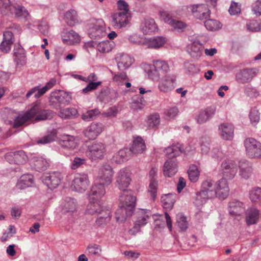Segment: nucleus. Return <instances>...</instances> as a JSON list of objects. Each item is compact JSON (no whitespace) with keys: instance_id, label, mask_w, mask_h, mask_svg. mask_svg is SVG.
<instances>
[{"instance_id":"obj_50","label":"nucleus","mask_w":261,"mask_h":261,"mask_svg":"<svg viewBox=\"0 0 261 261\" xmlns=\"http://www.w3.org/2000/svg\"><path fill=\"white\" fill-rule=\"evenodd\" d=\"M46 91L45 87H43L39 88V86H36L30 90L25 96L27 98H29L31 95L34 94L35 97L38 98L44 94Z\"/></svg>"},{"instance_id":"obj_30","label":"nucleus","mask_w":261,"mask_h":261,"mask_svg":"<svg viewBox=\"0 0 261 261\" xmlns=\"http://www.w3.org/2000/svg\"><path fill=\"white\" fill-rule=\"evenodd\" d=\"M246 222L247 225L250 226L256 224L259 219V211L255 207H251L246 211Z\"/></svg>"},{"instance_id":"obj_59","label":"nucleus","mask_w":261,"mask_h":261,"mask_svg":"<svg viewBox=\"0 0 261 261\" xmlns=\"http://www.w3.org/2000/svg\"><path fill=\"white\" fill-rule=\"evenodd\" d=\"M67 39H63V41H70V43L79 42L80 41V37L79 34L73 30L69 31L67 33Z\"/></svg>"},{"instance_id":"obj_18","label":"nucleus","mask_w":261,"mask_h":261,"mask_svg":"<svg viewBox=\"0 0 261 261\" xmlns=\"http://www.w3.org/2000/svg\"><path fill=\"white\" fill-rule=\"evenodd\" d=\"M217 197L219 199H224L229 195V187L226 178H222L215 185Z\"/></svg>"},{"instance_id":"obj_64","label":"nucleus","mask_w":261,"mask_h":261,"mask_svg":"<svg viewBox=\"0 0 261 261\" xmlns=\"http://www.w3.org/2000/svg\"><path fill=\"white\" fill-rule=\"evenodd\" d=\"M101 84V82H90L88 85L82 90V92L84 93L87 94L89 92L96 90L98 86H100Z\"/></svg>"},{"instance_id":"obj_41","label":"nucleus","mask_w":261,"mask_h":261,"mask_svg":"<svg viewBox=\"0 0 261 261\" xmlns=\"http://www.w3.org/2000/svg\"><path fill=\"white\" fill-rule=\"evenodd\" d=\"M184 150L182 145L178 144L166 148L165 153L169 158H175L179 155Z\"/></svg>"},{"instance_id":"obj_61","label":"nucleus","mask_w":261,"mask_h":261,"mask_svg":"<svg viewBox=\"0 0 261 261\" xmlns=\"http://www.w3.org/2000/svg\"><path fill=\"white\" fill-rule=\"evenodd\" d=\"M117 7L119 13L131 14L129 10L128 4L123 0H119L117 2Z\"/></svg>"},{"instance_id":"obj_51","label":"nucleus","mask_w":261,"mask_h":261,"mask_svg":"<svg viewBox=\"0 0 261 261\" xmlns=\"http://www.w3.org/2000/svg\"><path fill=\"white\" fill-rule=\"evenodd\" d=\"M249 198L251 201L255 202L261 199V188H252L249 192Z\"/></svg>"},{"instance_id":"obj_57","label":"nucleus","mask_w":261,"mask_h":261,"mask_svg":"<svg viewBox=\"0 0 261 261\" xmlns=\"http://www.w3.org/2000/svg\"><path fill=\"white\" fill-rule=\"evenodd\" d=\"M86 163V160L85 158L74 157L72 161L70 167L72 170H75L85 165Z\"/></svg>"},{"instance_id":"obj_23","label":"nucleus","mask_w":261,"mask_h":261,"mask_svg":"<svg viewBox=\"0 0 261 261\" xmlns=\"http://www.w3.org/2000/svg\"><path fill=\"white\" fill-rule=\"evenodd\" d=\"M203 46L199 41H195L187 47V52L194 59H198L202 55Z\"/></svg>"},{"instance_id":"obj_17","label":"nucleus","mask_w":261,"mask_h":261,"mask_svg":"<svg viewBox=\"0 0 261 261\" xmlns=\"http://www.w3.org/2000/svg\"><path fill=\"white\" fill-rule=\"evenodd\" d=\"M117 68L120 71L128 68L133 64L134 60L127 54H117L115 57Z\"/></svg>"},{"instance_id":"obj_43","label":"nucleus","mask_w":261,"mask_h":261,"mask_svg":"<svg viewBox=\"0 0 261 261\" xmlns=\"http://www.w3.org/2000/svg\"><path fill=\"white\" fill-rule=\"evenodd\" d=\"M214 114V110L211 108L207 109L204 111H201L197 118V122L199 124H202L209 120Z\"/></svg>"},{"instance_id":"obj_21","label":"nucleus","mask_w":261,"mask_h":261,"mask_svg":"<svg viewBox=\"0 0 261 261\" xmlns=\"http://www.w3.org/2000/svg\"><path fill=\"white\" fill-rule=\"evenodd\" d=\"M176 79L174 75H166L159 84V90L163 92H168L175 88Z\"/></svg>"},{"instance_id":"obj_35","label":"nucleus","mask_w":261,"mask_h":261,"mask_svg":"<svg viewBox=\"0 0 261 261\" xmlns=\"http://www.w3.org/2000/svg\"><path fill=\"white\" fill-rule=\"evenodd\" d=\"M64 20L70 26H73L80 22L77 13L73 9H70L65 13Z\"/></svg>"},{"instance_id":"obj_5","label":"nucleus","mask_w":261,"mask_h":261,"mask_svg":"<svg viewBox=\"0 0 261 261\" xmlns=\"http://www.w3.org/2000/svg\"><path fill=\"white\" fill-rule=\"evenodd\" d=\"M106 152V146L103 143L95 141L88 146L86 153L90 159L97 161L102 159Z\"/></svg>"},{"instance_id":"obj_36","label":"nucleus","mask_w":261,"mask_h":261,"mask_svg":"<svg viewBox=\"0 0 261 261\" xmlns=\"http://www.w3.org/2000/svg\"><path fill=\"white\" fill-rule=\"evenodd\" d=\"M33 176L32 174H26L22 175L17 184V187L20 189L32 186L33 183Z\"/></svg>"},{"instance_id":"obj_45","label":"nucleus","mask_w":261,"mask_h":261,"mask_svg":"<svg viewBox=\"0 0 261 261\" xmlns=\"http://www.w3.org/2000/svg\"><path fill=\"white\" fill-rule=\"evenodd\" d=\"M103 207V206H101L100 202L99 201H89V203L88 205L86 213L90 215L98 214Z\"/></svg>"},{"instance_id":"obj_26","label":"nucleus","mask_w":261,"mask_h":261,"mask_svg":"<svg viewBox=\"0 0 261 261\" xmlns=\"http://www.w3.org/2000/svg\"><path fill=\"white\" fill-rule=\"evenodd\" d=\"M220 135L225 140H230L233 137V127L231 124L222 123L219 127Z\"/></svg>"},{"instance_id":"obj_48","label":"nucleus","mask_w":261,"mask_h":261,"mask_svg":"<svg viewBox=\"0 0 261 261\" xmlns=\"http://www.w3.org/2000/svg\"><path fill=\"white\" fill-rule=\"evenodd\" d=\"M100 113L98 109L88 110L82 115V119L85 121H90L95 119Z\"/></svg>"},{"instance_id":"obj_1","label":"nucleus","mask_w":261,"mask_h":261,"mask_svg":"<svg viewBox=\"0 0 261 261\" xmlns=\"http://www.w3.org/2000/svg\"><path fill=\"white\" fill-rule=\"evenodd\" d=\"M54 116L53 111L49 110L43 109L40 105L36 103L23 115H19L14 120L13 127L18 128L25 122L33 120L39 121L46 119H50Z\"/></svg>"},{"instance_id":"obj_3","label":"nucleus","mask_w":261,"mask_h":261,"mask_svg":"<svg viewBox=\"0 0 261 261\" xmlns=\"http://www.w3.org/2000/svg\"><path fill=\"white\" fill-rule=\"evenodd\" d=\"M215 196L217 197V193L213 181L206 180L202 182L200 191L196 193L194 203L199 206L205 203L208 199Z\"/></svg>"},{"instance_id":"obj_46","label":"nucleus","mask_w":261,"mask_h":261,"mask_svg":"<svg viewBox=\"0 0 261 261\" xmlns=\"http://www.w3.org/2000/svg\"><path fill=\"white\" fill-rule=\"evenodd\" d=\"M34 166L37 171L40 172L47 169L48 163L41 157H36L34 158Z\"/></svg>"},{"instance_id":"obj_28","label":"nucleus","mask_w":261,"mask_h":261,"mask_svg":"<svg viewBox=\"0 0 261 261\" xmlns=\"http://www.w3.org/2000/svg\"><path fill=\"white\" fill-rule=\"evenodd\" d=\"M245 207L243 202L233 200L229 203L228 210L231 215L239 216L244 211Z\"/></svg>"},{"instance_id":"obj_40","label":"nucleus","mask_w":261,"mask_h":261,"mask_svg":"<svg viewBox=\"0 0 261 261\" xmlns=\"http://www.w3.org/2000/svg\"><path fill=\"white\" fill-rule=\"evenodd\" d=\"M76 208V201L74 198L67 197L65 199L62 208L63 213H73Z\"/></svg>"},{"instance_id":"obj_53","label":"nucleus","mask_w":261,"mask_h":261,"mask_svg":"<svg viewBox=\"0 0 261 261\" xmlns=\"http://www.w3.org/2000/svg\"><path fill=\"white\" fill-rule=\"evenodd\" d=\"M10 0H0V12L3 15L9 14L12 3Z\"/></svg>"},{"instance_id":"obj_15","label":"nucleus","mask_w":261,"mask_h":261,"mask_svg":"<svg viewBox=\"0 0 261 261\" xmlns=\"http://www.w3.org/2000/svg\"><path fill=\"white\" fill-rule=\"evenodd\" d=\"M59 144L64 150L72 151L76 148L78 144L74 136L69 135H63L59 140Z\"/></svg>"},{"instance_id":"obj_22","label":"nucleus","mask_w":261,"mask_h":261,"mask_svg":"<svg viewBox=\"0 0 261 261\" xmlns=\"http://www.w3.org/2000/svg\"><path fill=\"white\" fill-rule=\"evenodd\" d=\"M106 193L105 186L95 182L88 193L90 201H99Z\"/></svg>"},{"instance_id":"obj_11","label":"nucleus","mask_w":261,"mask_h":261,"mask_svg":"<svg viewBox=\"0 0 261 261\" xmlns=\"http://www.w3.org/2000/svg\"><path fill=\"white\" fill-rule=\"evenodd\" d=\"M258 73V69L256 68H246L240 70L236 75L237 81L240 84L250 82Z\"/></svg>"},{"instance_id":"obj_7","label":"nucleus","mask_w":261,"mask_h":261,"mask_svg":"<svg viewBox=\"0 0 261 261\" xmlns=\"http://www.w3.org/2000/svg\"><path fill=\"white\" fill-rule=\"evenodd\" d=\"M247 154L251 158L261 156V144L253 138H246L244 142Z\"/></svg>"},{"instance_id":"obj_49","label":"nucleus","mask_w":261,"mask_h":261,"mask_svg":"<svg viewBox=\"0 0 261 261\" xmlns=\"http://www.w3.org/2000/svg\"><path fill=\"white\" fill-rule=\"evenodd\" d=\"M204 25L208 30L211 31H217L222 27V24L219 21L213 19L206 20Z\"/></svg>"},{"instance_id":"obj_24","label":"nucleus","mask_w":261,"mask_h":261,"mask_svg":"<svg viewBox=\"0 0 261 261\" xmlns=\"http://www.w3.org/2000/svg\"><path fill=\"white\" fill-rule=\"evenodd\" d=\"M102 131V124L92 123L84 131L85 136L89 139H95Z\"/></svg>"},{"instance_id":"obj_27","label":"nucleus","mask_w":261,"mask_h":261,"mask_svg":"<svg viewBox=\"0 0 261 261\" xmlns=\"http://www.w3.org/2000/svg\"><path fill=\"white\" fill-rule=\"evenodd\" d=\"M177 171V165L175 160H168L164 163L163 173L165 176L172 177Z\"/></svg>"},{"instance_id":"obj_14","label":"nucleus","mask_w":261,"mask_h":261,"mask_svg":"<svg viewBox=\"0 0 261 261\" xmlns=\"http://www.w3.org/2000/svg\"><path fill=\"white\" fill-rule=\"evenodd\" d=\"M41 180L51 190L56 188L61 182V174L59 172L46 173L41 177Z\"/></svg>"},{"instance_id":"obj_6","label":"nucleus","mask_w":261,"mask_h":261,"mask_svg":"<svg viewBox=\"0 0 261 261\" xmlns=\"http://www.w3.org/2000/svg\"><path fill=\"white\" fill-rule=\"evenodd\" d=\"M169 67L164 61L156 60L153 62V66H150L147 72L148 76L152 80H157L160 76L167 72Z\"/></svg>"},{"instance_id":"obj_37","label":"nucleus","mask_w":261,"mask_h":261,"mask_svg":"<svg viewBox=\"0 0 261 261\" xmlns=\"http://www.w3.org/2000/svg\"><path fill=\"white\" fill-rule=\"evenodd\" d=\"M141 29L145 34H149L154 32L156 29V26L154 19L149 18L145 19L141 24Z\"/></svg>"},{"instance_id":"obj_12","label":"nucleus","mask_w":261,"mask_h":261,"mask_svg":"<svg viewBox=\"0 0 261 261\" xmlns=\"http://www.w3.org/2000/svg\"><path fill=\"white\" fill-rule=\"evenodd\" d=\"M131 14L117 12L112 16L111 24L115 29H122L129 24Z\"/></svg>"},{"instance_id":"obj_42","label":"nucleus","mask_w":261,"mask_h":261,"mask_svg":"<svg viewBox=\"0 0 261 261\" xmlns=\"http://www.w3.org/2000/svg\"><path fill=\"white\" fill-rule=\"evenodd\" d=\"M103 33V28L101 25L93 24L89 29V35L92 39H96L102 36Z\"/></svg>"},{"instance_id":"obj_58","label":"nucleus","mask_w":261,"mask_h":261,"mask_svg":"<svg viewBox=\"0 0 261 261\" xmlns=\"http://www.w3.org/2000/svg\"><path fill=\"white\" fill-rule=\"evenodd\" d=\"M177 223L178 227L181 231H185L188 228V223L187 218L184 215L180 214L177 217Z\"/></svg>"},{"instance_id":"obj_13","label":"nucleus","mask_w":261,"mask_h":261,"mask_svg":"<svg viewBox=\"0 0 261 261\" xmlns=\"http://www.w3.org/2000/svg\"><path fill=\"white\" fill-rule=\"evenodd\" d=\"M221 170L223 178L231 179L234 177L237 172V164L232 160L225 161L221 164Z\"/></svg>"},{"instance_id":"obj_19","label":"nucleus","mask_w":261,"mask_h":261,"mask_svg":"<svg viewBox=\"0 0 261 261\" xmlns=\"http://www.w3.org/2000/svg\"><path fill=\"white\" fill-rule=\"evenodd\" d=\"M9 14L14 15L16 18L23 19L25 20H28L30 17V14L25 7L16 2L12 3Z\"/></svg>"},{"instance_id":"obj_4","label":"nucleus","mask_w":261,"mask_h":261,"mask_svg":"<svg viewBox=\"0 0 261 261\" xmlns=\"http://www.w3.org/2000/svg\"><path fill=\"white\" fill-rule=\"evenodd\" d=\"M71 100V95L62 90H57L51 93L49 98V105L56 110L65 107Z\"/></svg>"},{"instance_id":"obj_63","label":"nucleus","mask_w":261,"mask_h":261,"mask_svg":"<svg viewBox=\"0 0 261 261\" xmlns=\"http://www.w3.org/2000/svg\"><path fill=\"white\" fill-rule=\"evenodd\" d=\"M259 113L257 110L255 109H252L250 113V119L251 123L253 125H256L259 120Z\"/></svg>"},{"instance_id":"obj_10","label":"nucleus","mask_w":261,"mask_h":261,"mask_svg":"<svg viewBox=\"0 0 261 261\" xmlns=\"http://www.w3.org/2000/svg\"><path fill=\"white\" fill-rule=\"evenodd\" d=\"M89 185L88 175L86 173H77L72 180L71 188L75 191L82 193L86 190Z\"/></svg>"},{"instance_id":"obj_20","label":"nucleus","mask_w":261,"mask_h":261,"mask_svg":"<svg viewBox=\"0 0 261 261\" xmlns=\"http://www.w3.org/2000/svg\"><path fill=\"white\" fill-rule=\"evenodd\" d=\"M191 11L197 19L203 20L210 17V11L206 5H193L191 7Z\"/></svg>"},{"instance_id":"obj_52","label":"nucleus","mask_w":261,"mask_h":261,"mask_svg":"<svg viewBox=\"0 0 261 261\" xmlns=\"http://www.w3.org/2000/svg\"><path fill=\"white\" fill-rule=\"evenodd\" d=\"M160 122V116L158 114L150 115L147 120L148 127L149 129L158 127Z\"/></svg>"},{"instance_id":"obj_29","label":"nucleus","mask_w":261,"mask_h":261,"mask_svg":"<svg viewBox=\"0 0 261 261\" xmlns=\"http://www.w3.org/2000/svg\"><path fill=\"white\" fill-rule=\"evenodd\" d=\"M156 171L157 169L155 168H152L149 171V175L151 177V178L149 185L148 193L150 194L152 199L153 200H154L156 197L158 191V181L154 178V176Z\"/></svg>"},{"instance_id":"obj_56","label":"nucleus","mask_w":261,"mask_h":261,"mask_svg":"<svg viewBox=\"0 0 261 261\" xmlns=\"http://www.w3.org/2000/svg\"><path fill=\"white\" fill-rule=\"evenodd\" d=\"M113 75V80L114 82H116L118 85L122 84V83L128 79L127 76L125 72L120 73H116L111 71Z\"/></svg>"},{"instance_id":"obj_34","label":"nucleus","mask_w":261,"mask_h":261,"mask_svg":"<svg viewBox=\"0 0 261 261\" xmlns=\"http://www.w3.org/2000/svg\"><path fill=\"white\" fill-rule=\"evenodd\" d=\"M130 155L128 149H120L115 153L112 158V161L117 164H121L128 160Z\"/></svg>"},{"instance_id":"obj_2","label":"nucleus","mask_w":261,"mask_h":261,"mask_svg":"<svg viewBox=\"0 0 261 261\" xmlns=\"http://www.w3.org/2000/svg\"><path fill=\"white\" fill-rule=\"evenodd\" d=\"M136 198L132 195L128 191L123 192L120 196V202L119 208L115 212L117 222H123L126 217L133 214L136 205Z\"/></svg>"},{"instance_id":"obj_47","label":"nucleus","mask_w":261,"mask_h":261,"mask_svg":"<svg viewBox=\"0 0 261 261\" xmlns=\"http://www.w3.org/2000/svg\"><path fill=\"white\" fill-rule=\"evenodd\" d=\"M188 176L190 180L193 182L198 181L199 177V171L195 165H191L188 170Z\"/></svg>"},{"instance_id":"obj_39","label":"nucleus","mask_w":261,"mask_h":261,"mask_svg":"<svg viewBox=\"0 0 261 261\" xmlns=\"http://www.w3.org/2000/svg\"><path fill=\"white\" fill-rule=\"evenodd\" d=\"M176 194L169 193L162 196L161 202L164 208L171 209L172 208L176 199Z\"/></svg>"},{"instance_id":"obj_9","label":"nucleus","mask_w":261,"mask_h":261,"mask_svg":"<svg viewBox=\"0 0 261 261\" xmlns=\"http://www.w3.org/2000/svg\"><path fill=\"white\" fill-rule=\"evenodd\" d=\"M132 180L129 171L125 168L121 169L116 176V186L121 191H127Z\"/></svg>"},{"instance_id":"obj_62","label":"nucleus","mask_w":261,"mask_h":261,"mask_svg":"<svg viewBox=\"0 0 261 261\" xmlns=\"http://www.w3.org/2000/svg\"><path fill=\"white\" fill-rule=\"evenodd\" d=\"M185 69L189 74H194L199 71V69L196 66L189 62H185L184 63Z\"/></svg>"},{"instance_id":"obj_32","label":"nucleus","mask_w":261,"mask_h":261,"mask_svg":"<svg viewBox=\"0 0 261 261\" xmlns=\"http://www.w3.org/2000/svg\"><path fill=\"white\" fill-rule=\"evenodd\" d=\"M146 146L143 140L141 137L136 138L133 142L132 146L128 151H130V154H138L142 153L145 149Z\"/></svg>"},{"instance_id":"obj_16","label":"nucleus","mask_w":261,"mask_h":261,"mask_svg":"<svg viewBox=\"0 0 261 261\" xmlns=\"http://www.w3.org/2000/svg\"><path fill=\"white\" fill-rule=\"evenodd\" d=\"M5 159L10 164H22L27 160V156L23 150L10 152L6 154Z\"/></svg>"},{"instance_id":"obj_31","label":"nucleus","mask_w":261,"mask_h":261,"mask_svg":"<svg viewBox=\"0 0 261 261\" xmlns=\"http://www.w3.org/2000/svg\"><path fill=\"white\" fill-rule=\"evenodd\" d=\"M240 175L245 178L248 179L252 173L251 164L246 160H242L239 162Z\"/></svg>"},{"instance_id":"obj_25","label":"nucleus","mask_w":261,"mask_h":261,"mask_svg":"<svg viewBox=\"0 0 261 261\" xmlns=\"http://www.w3.org/2000/svg\"><path fill=\"white\" fill-rule=\"evenodd\" d=\"M14 60L17 66H23L26 63V56L24 49L19 44L14 49Z\"/></svg>"},{"instance_id":"obj_38","label":"nucleus","mask_w":261,"mask_h":261,"mask_svg":"<svg viewBox=\"0 0 261 261\" xmlns=\"http://www.w3.org/2000/svg\"><path fill=\"white\" fill-rule=\"evenodd\" d=\"M166 42L163 37L158 36L150 38L146 41V44L148 47L158 48L162 46Z\"/></svg>"},{"instance_id":"obj_55","label":"nucleus","mask_w":261,"mask_h":261,"mask_svg":"<svg viewBox=\"0 0 261 261\" xmlns=\"http://www.w3.org/2000/svg\"><path fill=\"white\" fill-rule=\"evenodd\" d=\"M210 138L207 137H202L199 140V143L201 146V150L202 153L208 152L210 150Z\"/></svg>"},{"instance_id":"obj_8","label":"nucleus","mask_w":261,"mask_h":261,"mask_svg":"<svg viewBox=\"0 0 261 261\" xmlns=\"http://www.w3.org/2000/svg\"><path fill=\"white\" fill-rule=\"evenodd\" d=\"M113 173L111 166L105 164L99 168L95 182L103 186L109 185L112 182Z\"/></svg>"},{"instance_id":"obj_54","label":"nucleus","mask_w":261,"mask_h":261,"mask_svg":"<svg viewBox=\"0 0 261 261\" xmlns=\"http://www.w3.org/2000/svg\"><path fill=\"white\" fill-rule=\"evenodd\" d=\"M77 114V111L74 108H69L63 110L60 113V117L65 119L70 118L75 116Z\"/></svg>"},{"instance_id":"obj_33","label":"nucleus","mask_w":261,"mask_h":261,"mask_svg":"<svg viewBox=\"0 0 261 261\" xmlns=\"http://www.w3.org/2000/svg\"><path fill=\"white\" fill-rule=\"evenodd\" d=\"M150 215V212L149 210L141 209L137 213V220L135 223L140 227L143 226L147 223V220Z\"/></svg>"},{"instance_id":"obj_44","label":"nucleus","mask_w":261,"mask_h":261,"mask_svg":"<svg viewBox=\"0 0 261 261\" xmlns=\"http://www.w3.org/2000/svg\"><path fill=\"white\" fill-rule=\"evenodd\" d=\"M145 102L141 95H135L132 98L131 108L136 111L141 110L145 106Z\"/></svg>"},{"instance_id":"obj_60","label":"nucleus","mask_w":261,"mask_h":261,"mask_svg":"<svg viewBox=\"0 0 261 261\" xmlns=\"http://www.w3.org/2000/svg\"><path fill=\"white\" fill-rule=\"evenodd\" d=\"M97 50L102 53H109L112 50L109 41H101L97 45Z\"/></svg>"}]
</instances>
